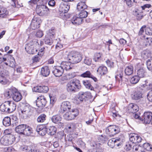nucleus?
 <instances>
[{
    "instance_id": "obj_1",
    "label": "nucleus",
    "mask_w": 152,
    "mask_h": 152,
    "mask_svg": "<svg viewBox=\"0 0 152 152\" xmlns=\"http://www.w3.org/2000/svg\"><path fill=\"white\" fill-rule=\"evenodd\" d=\"M80 88V81L76 79L72 80L66 85V90L69 92H75Z\"/></svg>"
},
{
    "instance_id": "obj_2",
    "label": "nucleus",
    "mask_w": 152,
    "mask_h": 152,
    "mask_svg": "<svg viewBox=\"0 0 152 152\" xmlns=\"http://www.w3.org/2000/svg\"><path fill=\"white\" fill-rule=\"evenodd\" d=\"M67 58L69 63L76 64L81 61L82 59V56L78 52H72L68 54Z\"/></svg>"
},
{
    "instance_id": "obj_3",
    "label": "nucleus",
    "mask_w": 152,
    "mask_h": 152,
    "mask_svg": "<svg viewBox=\"0 0 152 152\" xmlns=\"http://www.w3.org/2000/svg\"><path fill=\"white\" fill-rule=\"evenodd\" d=\"M39 47V44L38 41L36 40H34L27 44L26 45L25 49L28 53L34 54L37 52V50L36 48Z\"/></svg>"
},
{
    "instance_id": "obj_4",
    "label": "nucleus",
    "mask_w": 152,
    "mask_h": 152,
    "mask_svg": "<svg viewBox=\"0 0 152 152\" xmlns=\"http://www.w3.org/2000/svg\"><path fill=\"white\" fill-rule=\"evenodd\" d=\"M21 110V116L22 118L25 119L32 115L34 111L33 108L28 104L24 105Z\"/></svg>"
},
{
    "instance_id": "obj_5",
    "label": "nucleus",
    "mask_w": 152,
    "mask_h": 152,
    "mask_svg": "<svg viewBox=\"0 0 152 152\" xmlns=\"http://www.w3.org/2000/svg\"><path fill=\"white\" fill-rule=\"evenodd\" d=\"M8 96L12 98L16 102H18L21 100L22 98L21 94L15 88H13L7 92Z\"/></svg>"
},
{
    "instance_id": "obj_6",
    "label": "nucleus",
    "mask_w": 152,
    "mask_h": 152,
    "mask_svg": "<svg viewBox=\"0 0 152 152\" xmlns=\"http://www.w3.org/2000/svg\"><path fill=\"white\" fill-rule=\"evenodd\" d=\"M15 136L11 134H8L1 137L0 141L4 145H12L15 141Z\"/></svg>"
},
{
    "instance_id": "obj_7",
    "label": "nucleus",
    "mask_w": 152,
    "mask_h": 152,
    "mask_svg": "<svg viewBox=\"0 0 152 152\" xmlns=\"http://www.w3.org/2000/svg\"><path fill=\"white\" fill-rule=\"evenodd\" d=\"M3 62L6 65L13 67L15 65V61L14 58L8 54L4 55Z\"/></svg>"
},
{
    "instance_id": "obj_8",
    "label": "nucleus",
    "mask_w": 152,
    "mask_h": 152,
    "mask_svg": "<svg viewBox=\"0 0 152 152\" xmlns=\"http://www.w3.org/2000/svg\"><path fill=\"white\" fill-rule=\"evenodd\" d=\"M105 131L110 137H112L120 132V128L118 126L111 125L108 126Z\"/></svg>"
},
{
    "instance_id": "obj_9",
    "label": "nucleus",
    "mask_w": 152,
    "mask_h": 152,
    "mask_svg": "<svg viewBox=\"0 0 152 152\" xmlns=\"http://www.w3.org/2000/svg\"><path fill=\"white\" fill-rule=\"evenodd\" d=\"M79 112L77 109H72L71 111L66 113L63 115L64 118L67 121L74 119L78 115Z\"/></svg>"
},
{
    "instance_id": "obj_10",
    "label": "nucleus",
    "mask_w": 152,
    "mask_h": 152,
    "mask_svg": "<svg viewBox=\"0 0 152 152\" xmlns=\"http://www.w3.org/2000/svg\"><path fill=\"white\" fill-rule=\"evenodd\" d=\"M42 21L39 18L34 17L30 24L31 28L33 30H35L39 28Z\"/></svg>"
},
{
    "instance_id": "obj_11",
    "label": "nucleus",
    "mask_w": 152,
    "mask_h": 152,
    "mask_svg": "<svg viewBox=\"0 0 152 152\" xmlns=\"http://www.w3.org/2000/svg\"><path fill=\"white\" fill-rule=\"evenodd\" d=\"M48 11V8L44 5L37 6L36 9L37 13L39 16H43L47 14Z\"/></svg>"
},
{
    "instance_id": "obj_12",
    "label": "nucleus",
    "mask_w": 152,
    "mask_h": 152,
    "mask_svg": "<svg viewBox=\"0 0 152 152\" xmlns=\"http://www.w3.org/2000/svg\"><path fill=\"white\" fill-rule=\"evenodd\" d=\"M47 103L46 99L43 96H41L38 97L36 102L37 106L40 108L45 106Z\"/></svg>"
},
{
    "instance_id": "obj_13",
    "label": "nucleus",
    "mask_w": 152,
    "mask_h": 152,
    "mask_svg": "<svg viewBox=\"0 0 152 152\" xmlns=\"http://www.w3.org/2000/svg\"><path fill=\"white\" fill-rule=\"evenodd\" d=\"M142 90L141 88H139L138 89L135 90L131 95V97L133 100H138L141 99L142 98Z\"/></svg>"
},
{
    "instance_id": "obj_14",
    "label": "nucleus",
    "mask_w": 152,
    "mask_h": 152,
    "mask_svg": "<svg viewBox=\"0 0 152 152\" xmlns=\"http://www.w3.org/2000/svg\"><path fill=\"white\" fill-rule=\"evenodd\" d=\"M129 137L130 141L133 143H139L142 140L140 137L134 133L130 134L129 135Z\"/></svg>"
},
{
    "instance_id": "obj_15",
    "label": "nucleus",
    "mask_w": 152,
    "mask_h": 152,
    "mask_svg": "<svg viewBox=\"0 0 152 152\" xmlns=\"http://www.w3.org/2000/svg\"><path fill=\"white\" fill-rule=\"evenodd\" d=\"M143 118L142 123L143 121L145 124H149L151 123L152 119V113L150 112H145L143 116H142Z\"/></svg>"
},
{
    "instance_id": "obj_16",
    "label": "nucleus",
    "mask_w": 152,
    "mask_h": 152,
    "mask_svg": "<svg viewBox=\"0 0 152 152\" xmlns=\"http://www.w3.org/2000/svg\"><path fill=\"white\" fill-rule=\"evenodd\" d=\"M64 72L61 66H56L53 67L52 72L54 75L57 77L61 76Z\"/></svg>"
},
{
    "instance_id": "obj_17",
    "label": "nucleus",
    "mask_w": 152,
    "mask_h": 152,
    "mask_svg": "<svg viewBox=\"0 0 152 152\" xmlns=\"http://www.w3.org/2000/svg\"><path fill=\"white\" fill-rule=\"evenodd\" d=\"M36 130L38 134L42 136H43L47 133V128L45 125H38L36 128Z\"/></svg>"
},
{
    "instance_id": "obj_18",
    "label": "nucleus",
    "mask_w": 152,
    "mask_h": 152,
    "mask_svg": "<svg viewBox=\"0 0 152 152\" xmlns=\"http://www.w3.org/2000/svg\"><path fill=\"white\" fill-rule=\"evenodd\" d=\"M61 119V117L58 115H54L51 118V120L52 122L56 124H57L60 127L63 126V123L60 122Z\"/></svg>"
},
{
    "instance_id": "obj_19",
    "label": "nucleus",
    "mask_w": 152,
    "mask_h": 152,
    "mask_svg": "<svg viewBox=\"0 0 152 152\" xmlns=\"http://www.w3.org/2000/svg\"><path fill=\"white\" fill-rule=\"evenodd\" d=\"M71 105L70 102L68 101L63 102L61 104L60 107L61 112L63 113L67 110V109H70Z\"/></svg>"
},
{
    "instance_id": "obj_20",
    "label": "nucleus",
    "mask_w": 152,
    "mask_h": 152,
    "mask_svg": "<svg viewBox=\"0 0 152 152\" xmlns=\"http://www.w3.org/2000/svg\"><path fill=\"white\" fill-rule=\"evenodd\" d=\"M139 64H138V65L135 66V71H136V70H137V76L140 78L143 77L145 75V70L142 67L140 68L139 69L138 67Z\"/></svg>"
},
{
    "instance_id": "obj_21",
    "label": "nucleus",
    "mask_w": 152,
    "mask_h": 152,
    "mask_svg": "<svg viewBox=\"0 0 152 152\" xmlns=\"http://www.w3.org/2000/svg\"><path fill=\"white\" fill-rule=\"evenodd\" d=\"M8 101L5 102L0 106V111L4 113H9Z\"/></svg>"
},
{
    "instance_id": "obj_22",
    "label": "nucleus",
    "mask_w": 152,
    "mask_h": 152,
    "mask_svg": "<svg viewBox=\"0 0 152 152\" xmlns=\"http://www.w3.org/2000/svg\"><path fill=\"white\" fill-rule=\"evenodd\" d=\"M80 76L83 77H88L92 78L95 82H96L97 79L93 76L89 71H86L80 75Z\"/></svg>"
},
{
    "instance_id": "obj_23",
    "label": "nucleus",
    "mask_w": 152,
    "mask_h": 152,
    "mask_svg": "<svg viewBox=\"0 0 152 152\" xmlns=\"http://www.w3.org/2000/svg\"><path fill=\"white\" fill-rule=\"evenodd\" d=\"M18 125L15 128V132L19 134H23L24 129L26 128V125L22 124Z\"/></svg>"
},
{
    "instance_id": "obj_24",
    "label": "nucleus",
    "mask_w": 152,
    "mask_h": 152,
    "mask_svg": "<svg viewBox=\"0 0 152 152\" xmlns=\"http://www.w3.org/2000/svg\"><path fill=\"white\" fill-rule=\"evenodd\" d=\"M83 19L77 16H74L71 20V22L74 25H78L81 23Z\"/></svg>"
},
{
    "instance_id": "obj_25",
    "label": "nucleus",
    "mask_w": 152,
    "mask_h": 152,
    "mask_svg": "<svg viewBox=\"0 0 152 152\" xmlns=\"http://www.w3.org/2000/svg\"><path fill=\"white\" fill-rule=\"evenodd\" d=\"M119 141V139H115V138H113L110 139L109 140L107 144L111 148H113L115 145H117L118 146H119V144L116 143L117 141Z\"/></svg>"
},
{
    "instance_id": "obj_26",
    "label": "nucleus",
    "mask_w": 152,
    "mask_h": 152,
    "mask_svg": "<svg viewBox=\"0 0 152 152\" xmlns=\"http://www.w3.org/2000/svg\"><path fill=\"white\" fill-rule=\"evenodd\" d=\"M80 1L77 5V9L79 11L85 10L87 8V6L86 4L85 1H82L80 0Z\"/></svg>"
},
{
    "instance_id": "obj_27",
    "label": "nucleus",
    "mask_w": 152,
    "mask_h": 152,
    "mask_svg": "<svg viewBox=\"0 0 152 152\" xmlns=\"http://www.w3.org/2000/svg\"><path fill=\"white\" fill-rule=\"evenodd\" d=\"M50 73V70L48 66H45L41 69V73L43 76L47 77L49 75Z\"/></svg>"
},
{
    "instance_id": "obj_28",
    "label": "nucleus",
    "mask_w": 152,
    "mask_h": 152,
    "mask_svg": "<svg viewBox=\"0 0 152 152\" xmlns=\"http://www.w3.org/2000/svg\"><path fill=\"white\" fill-rule=\"evenodd\" d=\"M91 94L89 92H80L78 94V99L81 101H83L86 98H88V96L90 95Z\"/></svg>"
},
{
    "instance_id": "obj_29",
    "label": "nucleus",
    "mask_w": 152,
    "mask_h": 152,
    "mask_svg": "<svg viewBox=\"0 0 152 152\" xmlns=\"http://www.w3.org/2000/svg\"><path fill=\"white\" fill-rule=\"evenodd\" d=\"M9 110V113L14 111L16 109V104L12 101H8Z\"/></svg>"
},
{
    "instance_id": "obj_30",
    "label": "nucleus",
    "mask_w": 152,
    "mask_h": 152,
    "mask_svg": "<svg viewBox=\"0 0 152 152\" xmlns=\"http://www.w3.org/2000/svg\"><path fill=\"white\" fill-rule=\"evenodd\" d=\"M151 54L150 51L148 50L143 51L141 53L142 58L144 59H147L151 57Z\"/></svg>"
},
{
    "instance_id": "obj_31",
    "label": "nucleus",
    "mask_w": 152,
    "mask_h": 152,
    "mask_svg": "<svg viewBox=\"0 0 152 152\" xmlns=\"http://www.w3.org/2000/svg\"><path fill=\"white\" fill-rule=\"evenodd\" d=\"M97 71L102 75L106 74L107 73V69L106 66H102L98 68Z\"/></svg>"
},
{
    "instance_id": "obj_32",
    "label": "nucleus",
    "mask_w": 152,
    "mask_h": 152,
    "mask_svg": "<svg viewBox=\"0 0 152 152\" xmlns=\"http://www.w3.org/2000/svg\"><path fill=\"white\" fill-rule=\"evenodd\" d=\"M71 64L69 63L63 62L61 64V66L63 70L67 71L72 69V67L70 66Z\"/></svg>"
},
{
    "instance_id": "obj_33",
    "label": "nucleus",
    "mask_w": 152,
    "mask_h": 152,
    "mask_svg": "<svg viewBox=\"0 0 152 152\" xmlns=\"http://www.w3.org/2000/svg\"><path fill=\"white\" fill-rule=\"evenodd\" d=\"M8 14V12L5 8L0 6V17L4 18Z\"/></svg>"
},
{
    "instance_id": "obj_34",
    "label": "nucleus",
    "mask_w": 152,
    "mask_h": 152,
    "mask_svg": "<svg viewBox=\"0 0 152 152\" xmlns=\"http://www.w3.org/2000/svg\"><path fill=\"white\" fill-rule=\"evenodd\" d=\"M83 85L86 88L91 90H93L94 88L91 86V81L89 80H84L82 81Z\"/></svg>"
},
{
    "instance_id": "obj_35",
    "label": "nucleus",
    "mask_w": 152,
    "mask_h": 152,
    "mask_svg": "<svg viewBox=\"0 0 152 152\" xmlns=\"http://www.w3.org/2000/svg\"><path fill=\"white\" fill-rule=\"evenodd\" d=\"M56 128L54 126H50L47 128V133L51 135H54L56 132Z\"/></svg>"
},
{
    "instance_id": "obj_36",
    "label": "nucleus",
    "mask_w": 152,
    "mask_h": 152,
    "mask_svg": "<svg viewBox=\"0 0 152 152\" xmlns=\"http://www.w3.org/2000/svg\"><path fill=\"white\" fill-rule=\"evenodd\" d=\"M129 110L132 113H134L138 110V107L135 104H130L128 107Z\"/></svg>"
},
{
    "instance_id": "obj_37",
    "label": "nucleus",
    "mask_w": 152,
    "mask_h": 152,
    "mask_svg": "<svg viewBox=\"0 0 152 152\" xmlns=\"http://www.w3.org/2000/svg\"><path fill=\"white\" fill-rule=\"evenodd\" d=\"M33 133V130H32V128L26 125V128L24 129L23 134L28 136L31 135Z\"/></svg>"
},
{
    "instance_id": "obj_38",
    "label": "nucleus",
    "mask_w": 152,
    "mask_h": 152,
    "mask_svg": "<svg viewBox=\"0 0 152 152\" xmlns=\"http://www.w3.org/2000/svg\"><path fill=\"white\" fill-rule=\"evenodd\" d=\"M134 71V68L132 66L130 65L127 66L125 69V72L126 75H132Z\"/></svg>"
},
{
    "instance_id": "obj_39",
    "label": "nucleus",
    "mask_w": 152,
    "mask_h": 152,
    "mask_svg": "<svg viewBox=\"0 0 152 152\" xmlns=\"http://www.w3.org/2000/svg\"><path fill=\"white\" fill-rule=\"evenodd\" d=\"M55 31L54 29H50L47 32L45 36L53 38L55 35Z\"/></svg>"
},
{
    "instance_id": "obj_40",
    "label": "nucleus",
    "mask_w": 152,
    "mask_h": 152,
    "mask_svg": "<svg viewBox=\"0 0 152 152\" xmlns=\"http://www.w3.org/2000/svg\"><path fill=\"white\" fill-rule=\"evenodd\" d=\"M44 40L45 44L49 45H51L53 43V38L46 36H45Z\"/></svg>"
},
{
    "instance_id": "obj_41",
    "label": "nucleus",
    "mask_w": 152,
    "mask_h": 152,
    "mask_svg": "<svg viewBox=\"0 0 152 152\" xmlns=\"http://www.w3.org/2000/svg\"><path fill=\"white\" fill-rule=\"evenodd\" d=\"M3 125L6 126H10L11 124L10 118L9 117H6L4 118L3 120Z\"/></svg>"
},
{
    "instance_id": "obj_42",
    "label": "nucleus",
    "mask_w": 152,
    "mask_h": 152,
    "mask_svg": "<svg viewBox=\"0 0 152 152\" xmlns=\"http://www.w3.org/2000/svg\"><path fill=\"white\" fill-rule=\"evenodd\" d=\"M80 12L78 16L80 18L82 19L83 18H85L88 16V12L85 10L80 11Z\"/></svg>"
},
{
    "instance_id": "obj_43",
    "label": "nucleus",
    "mask_w": 152,
    "mask_h": 152,
    "mask_svg": "<svg viewBox=\"0 0 152 152\" xmlns=\"http://www.w3.org/2000/svg\"><path fill=\"white\" fill-rule=\"evenodd\" d=\"M46 115L45 114L40 115L37 118V121L38 122L42 123L44 122L46 120Z\"/></svg>"
},
{
    "instance_id": "obj_44",
    "label": "nucleus",
    "mask_w": 152,
    "mask_h": 152,
    "mask_svg": "<svg viewBox=\"0 0 152 152\" xmlns=\"http://www.w3.org/2000/svg\"><path fill=\"white\" fill-rule=\"evenodd\" d=\"M140 78L137 75H135L132 77L130 80V82L132 84H135L140 80Z\"/></svg>"
},
{
    "instance_id": "obj_45",
    "label": "nucleus",
    "mask_w": 152,
    "mask_h": 152,
    "mask_svg": "<svg viewBox=\"0 0 152 152\" xmlns=\"http://www.w3.org/2000/svg\"><path fill=\"white\" fill-rule=\"evenodd\" d=\"M143 148L145 151H151L152 149V145L148 143H144L143 145Z\"/></svg>"
},
{
    "instance_id": "obj_46",
    "label": "nucleus",
    "mask_w": 152,
    "mask_h": 152,
    "mask_svg": "<svg viewBox=\"0 0 152 152\" xmlns=\"http://www.w3.org/2000/svg\"><path fill=\"white\" fill-rule=\"evenodd\" d=\"M146 63L148 69L149 71H152V59H148Z\"/></svg>"
},
{
    "instance_id": "obj_47",
    "label": "nucleus",
    "mask_w": 152,
    "mask_h": 152,
    "mask_svg": "<svg viewBox=\"0 0 152 152\" xmlns=\"http://www.w3.org/2000/svg\"><path fill=\"white\" fill-rule=\"evenodd\" d=\"M102 54L100 53H96L94 56V60L96 62L100 60Z\"/></svg>"
},
{
    "instance_id": "obj_48",
    "label": "nucleus",
    "mask_w": 152,
    "mask_h": 152,
    "mask_svg": "<svg viewBox=\"0 0 152 152\" xmlns=\"http://www.w3.org/2000/svg\"><path fill=\"white\" fill-rule=\"evenodd\" d=\"M26 150L28 152H40L39 150L37 149L34 148H31L29 147H27Z\"/></svg>"
},
{
    "instance_id": "obj_49",
    "label": "nucleus",
    "mask_w": 152,
    "mask_h": 152,
    "mask_svg": "<svg viewBox=\"0 0 152 152\" xmlns=\"http://www.w3.org/2000/svg\"><path fill=\"white\" fill-rule=\"evenodd\" d=\"M41 93H46L49 90L48 87L46 86H41Z\"/></svg>"
},
{
    "instance_id": "obj_50",
    "label": "nucleus",
    "mask_w": 152,
    "mask_h": 152,
    "mask_svg": "<svg viewBox=\"0 0 152 152\" xmlns=\"http://www.w3.org/2000/svg\"><path fill=\"white\" fill-rule=\"evenodd\" d=\"M145 32L147 35H152V27L151 28L149 27H147L145 29Z\"/></svg>"
},
{
    "instance_id": "obj_51",
    "label": "nucleus",
    "mask_w": 152,
    "mask_h": 152,
    "mask_svg": "<svg viewBox=\"0 0 152 152\" xmlns=\"http://www.w3.org/2000/svg\"><path fill=\"white\" fill-rule=\"evenodd\" d=\"M75 126L73 123H71L67 125L66 127V129L69 130H70V131H73L74 129Z\"/></svg>"
},
{
    "instance_id": "obj_52",
    "label": "nucleus",
    "mask_w": 152,
    "mask_h": 152,
    "mask_svg": "<svg viewBox=\"0 0 152 152\" xmlns=\"http://www.w3.org/2000/svg\"><path fill=\"white\" fill-rule=\"evenodd\" d=\"M32 90L33 91L41 93V86H38L34 87L33 88Z\"/></svg>"
},
{
    "instance_id": "obj_53",
    "label": "nucleus",
    "mask_w": 152,
    "mask_h": 152,
    "mask_svg": "<svg viewBox=\"0 0 152 152\" xmlns=\"http://www.w3.org/2000/svg\"><path fill=\"white\" fill-rule=\"evenodd\" d=\"M91 58H86L84 59V62L85 64L89 66L91 64Z\"/></svg>"
},
{
    "instance_id": "obj_54",
    "label": "nucleus",
    "mask_w": 152,
    "mask_h": 152,
    "mask_svg": "<svg viewBox=\"0 0 152 152\" xmlns=\"http://www.w3.org/2000/svg\"><path fill=\"white\" fill-rule=\"evenodd\" d=\"M64 133L63 131L59 132L57 133V137L59 139L63 138L64 137Z\"/></svg>"
},
{
    "instance_id": "obj_55",
    "label": "nucleus",
    "mask_w": 152,
    "mask_h": 152,
    "mask_svg": "<svg viewBox=\"0 0 152 152\" xmlns=\"http://www.w3.org/2000/svg\"><path fill=\"white\" fill-rule=\"evenodd\" d=\"M148 100L152 102V90L149 92L147 95Z\"/></svg>"
},
{
    "instance_id": "obj_56",
    "label": "nucleus",
    "mask_w": 152,
    "mask_h": 152,
    "mask_svg": "<svg viewBox=\"0 0 152 152\" xmlns=\"http://www.w3.org/2000/svg\"><path fill=\"white\" fill-rule=\"evenodd\" d=\"M43 35V32L41 30L37 31L36 34V36L39 37H41Z\"/></svg>"
},
{
    "instance_id": "obj_57",
    "label": "nucleus",
    "mask_w": 152,
    "mask_h": 152,
    "mask_svg": "<svg viewBox=\"0 0 152 152\" xmlns=\"http://www.w3.org/2000/svg\"><path fill=\"white\" fill-rule=\"evenodd\" d=\"M106 63L108 66L110 67H113L114 66L113 62L108 59L106 61Z\"/></svg>"
},
{
    "instance_id": "obj_58",
    "label": "nucleus",
    "mask_w": 152,
    "mask_h": 152,
    "mask_svg": "<svg viewBox=\"0 0 152 152\" xmlns=\"http://www.w3.org/2000/svg\"><path fill=\"white\" fill-rule=\"evenodd\" d=\"M133 116L136 119H137L138 120H139L140 121L143 122V118H142V117L141 118L137 114H134Z\"/></svg>"
},
{
    "instance_id": "obj_59",
    "label": "nucleus",
    "mask_w": 152,
    "mask_h": 152,
    "mask_svg": "<svg viewBox=\"0 0 152 152\" xmlns=\"http://www.w3.org/2000/svg\"><path fill=\"white\" fill-rule=\"evenodd\" d=\"M45 49V48L43 47V48L41 49L39 51L38 53V55L41 56H43L44 53V50Z\"/></svg>"
},
{
    "instance_id": "obj_60",
    "label": "nucleus",
    "mask_w": 152,
    "mask_h": 152,
    "mask_svg": "<svg viewBox=\"0 0 152 152\" xmlns=\"http://www.w3.org/2000/svg\"><path fill=\"white\" fill-rule=\"evenodd\" d=\"M50 103L53 104L56 100V99L54 96H50Z\"/></svg>"
},
{
    "instance_id": "obj_61",
    "label": "nucleus",
    "mask_w": 152,
    "mask_h": 152,
    "mask_svg": "<svg viewBox=\"0 0 152 152\" xmlns=\"http://www.w3.org/2000/svg\"><path fill=\"white\" fill-rule=\"evenodd\" d=\"M133 151L135 152L138 151L139 148H141V147L137 145H134L132 147Z\"/></svg>"
},
{
    "instance_id": "obj_62",
    "label": "nucleus",
    "mask_w": 152,
    "mask_h": 152,
    "mask_svg": "<svg viewBox=\"0 0 152 152\" xmlns=\"http://www.w3.org/2000/svg\"><path fill=\"white\" fill-rule=\"evenodd\" d=\"M124 1L126 3L127 6L129 7L132 6V1L131 0H124Z\"/></svg>"
},
{
    "instance_id": "obj_63",
    "label": "nucleus",
    "mask_w": 152,
    "mask_h": 152,
    "mask_svg": "<svg viewBox=\"0 0 152 152\" xmlns=\"http://www.w3.org/2000/svg\"><path fill=\"white\" fill-rule=\"evenodd\" d=\"M63 45L60 43H58L56 45V50H59L60 49L62 48H63Z\"/></svg>"
},
{
    "instance_id": "obj_64",
    "label": "nucleus",
    "mask_w": 152,
    "mask_h": 152,
    "mask_svg": "<svg viewBox=\"0 0 152 152\" xmlns=\"http://www.w3.org/2000/svg\"><path fill=\"white\" fill-rule=\"evenodd\" d=\"M146 28V26L145 25H143L141 28L140 29V31L139 32V35H141L142 34V33L144 32V29Z\"/></svg>"
}]
</instances>
